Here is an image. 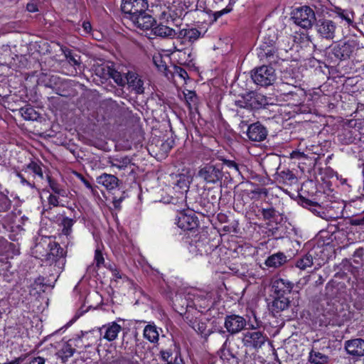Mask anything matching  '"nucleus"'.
Segmentation results:
<instances>
[{"mask_svg": "<svg viewBox=\"0 0 364 364\" xmlns=\"http://www.w3.org/2000/svg\"><path fill=\"white\" fill-rule=\"evenodd\" d=\"M82 28L85 33H89L92 31V26L89 21H84L82 23Z\"/></svg>", "mask_w": 364, "mask_h": 364, "instance_id": "nucleus-52", "label": "nucleus"}, {"mask_svg": "<svg viewBox=\"0 0 364 364\" xmlns=\"http://www.w3.org/2000/svg\"><path fill=\"white\" fill-rule=\"evenodd\" d=\"M198 176L207 183L215 184L223 178L222 167L219 164H205L199 168Z\"/></svg>", "mask_w": 364, "mask_h": 364, "instance_id": "nucleus-2", "label": "nucleus"}, {"mask_svg": "<svg viewBox=\"0 0 364 364\" xmlns=\"http://www.w3.org/2000/svg\"><path fill=\"white\" fill-rule=\"evenodd\" d=\"M176 224L181 230H192L198 227V221L192 210H180L176 218Z\"/></svg>", "mask_w": 364, "mask_h": 364, "instance_id": "nucleus-4", "label": "nucleus"}, {"mask_svg": "<svg viewBox=\"0 0 364 364\" xmlns=\"http://www.w3.org/2000/svg\"><path fill=\"white\" fill-rule=\"evenodd\" d=\"M75 220L68 218L64 217L61 220V225L63 226V233L65 235H70L72 232V227L73 226Z\"/></svg>", "mask_w": 364, "mask_h": 364, "instance_id": "nucleus-36", "label": "nucleus"}, {"mask_svg": "<svg viewBox=\"0 0 364 364\" xmlns=\"http://www.w3.org/2000/svg\"><path fill=\"white\" fill-rule=\"evenodd\" d=\"M328 359L326 355L316 351H311L309 355V360L314 364H325Z\"/></svg>", "mask_w": 364, "mask_h": 364, "instance_id": "nucleus-30", "label": "nucleus"}, {"mask_svg": "<svg viewBox=\"0 0 364 364\" xmlns=\"http://www.w3.org/2000/svg\"><path fill=\"white\" fill-rule=\"evenodd\" d=\"M126 84L135 90L137 94H141L144 92L143 81L139 78L138 75L133 71L127 73Z\"/></svg>", "mask_w": 364, "mask_h": 364, "instance_id": "nucleus-19", "label": "nucleus"}, {"mask_svg": "<svg viewBox=\"0 0 364 364\" xmlns=\"http://www.w3.org/2000/svg\"><path fill=\"white\" fill-rule=\"evenodd\" d=\"M171 203L177 206L176 211L187 210L186 208V193L181 192L178 198H172Z\"/></svg>", "mask_w": 364, "mask_h": 364, "instance_id": "nucleus-28", "label": "nucleus"}, {"mask_svg": "<svg viewBox=\"0 0 364 364\" xmlns=\"http://www.w3.org/2000/svg\"><path fill=\"white\" fill-rule=\"evenodd\" d=\"M290 157L295 159H301L305 158V154L299 151H293L290 154Z\"/></svg>", "mask_w": 364, "mask_h": 364, "instance_id": "nucleus-48", "label": "nucleus"}, {"mask_svg": "<svg viewBox=\"0 0 364 364\" xmlns=\"http://www.w3.org/2000/svg\"><path fill=\"white\" fill-rule=\"evenodd\" d=\"M294 287V284L288 279L275 277L272 280V289L275 294L284 296L290 293Z\"/></svg>", "mask_w": 364, "mask_h": 364, "instance_id": "nucleus-15", "label": "nucleus"}, {"mask_svg": "<svg viewBox=\"0 0 364 364\" xmlns=\"http://www.w3.org/2000/svg\"><path fill=\"white\" fill-rule=\"evenodd\" d=\"M193 302L196 307L203 309L208 307L212 304L210 296L208 294L205 295L203 293L194 296Z\"/></svg>", "mask_w": 364, "mask_h": 364, "instance_id": "nucleus-23", "label": "nucleus"}, {"mask_svg": "<svg viewBox=\"0 0 364 364\" xmlns=\"http://www.w3.org/2000/svg\"><path fill=\"white\" fill-rule=\"evenodd\" d=\"M122 11L129 15V18L145 11L148 4L145 0H122Z\"/></svg>", "mask_w": 364, "mask_h": 364, "instance_id": "nucleus-10", "label": "nucleus"}, {"mask_svg": "<svg viewBox=\"0 0 364 364\" xmlns=\"http://www.w3.org/2000/svg\"><path fill=\"white\" fill-rule=\"evenodd\" d=\"M252 78L259 85L268 86L275 81L277 76L272 67L264 65L256 69Z\"/></svg>", "mask_w": 364, "mask_h": 364, "instance_id": "nucleus-3", "label": "nucleus"}, {"mask_svg": "<svg viewBox=\"0 0 364 364\" xmlns=\"http://www.w3.org/2000/svg\"><path fill=\"white\" fill-rule=\"evenodd\" d=\"M75 349L73 348L72 345L69 343H65L61 348L56 353L58 358L61 359L63 363H65L70 358H71Z\"/></svg>", "mask_w": 364, "mask_h": 364, "instance_id": "nucleus-22", "label": "nucleus"}, {"mask_svg": "<svg viewBox=\"0 0 364 364\" xmlns=\"http://www.w3.org/2000/svg\"><path fill=\"white\" fill-rule=\"evenodd\" d=\"M130 20L136 28L145 31L146 34L149 33V31L150 32L154 23H156L154 18L151 16L146 14L145 11L132 16L130 17Z\"/></svg>", "mask_w": 364, "mask_h": 364, "instance_id": "nucleus-8", "label": "nucleus"}, {"mask_svg": "<svg viewBox=\"0 0 364 364\" xmlns=\"http://www.w3.org/2000/svg\"><path fill=\"white\" fill-rule=\"evenodd\" d=\"M252 199H258L261 196H266L267 195V189L265 188H257L251 193Z\"/></svg>", "mask_w": 364, "mask_h": 364, "instance_id": "nucleus-42", "label": "nucleus"}, {"mask_svg": "<svg viewBox=\"0 0 364 364\" xmlns=\"http://www.w3.org/2000/svg\"><path fill=\"white\" fill-rule=\"evenodd\" d=\"M336 13L338 16L346 21L348 25H353L354 21V13L353 11L338 9Z\"/></svg>", "mask_w": 364, "mask_h": 364, "instance_id": "nucleus-35", "label": "nucleus"}, {"mask_svg": "<svg viewBox=\"0 0 364 364\" xmlns=\"http://www.w3.org/2000/svg\"><path fill=\"white\" fill-rule=\"evenodd\" d=\"M49 183H50V187L51 188V189L53 190V191L55 193H56L58 195H60L62 196H65V191L63 190L62 188H60L57 183H55L51 181H49Z\"/></svg>", "mask_w": 364, "mask_h": 364, "instance_id": "nucleus-43", "label": "nucleus"}, {"mask_svg": "<svg viewBox=\"0 0 364 364\" xmlns=\"http://www.w3.org/2000/svg\"><path fill=\"white\" fill-rule=\"evenodd\" d=\"M313 264V257L310 254H306L303 257L297 260L296 267L301 270L311 267Z\"/></svg>", "mask_w": 364, "mask_h": 364, "instance_id": "nucleus-29", "label": "nucleus"}, {"mask_svg": "<svg viewBox=\"0 0 364 364\" xmlns=\"http://www.w3.org/2000/svg\"><path fill=\"white\" fill-rule=\"evenodd\" d=\"M156 58H157V57H154V63H155L156 65L158 68H160V67H161V65H159V64L156 63Z\"/></svg>", "mask_w": 364, "mask_h": 364, "instance_id": "nucleus-61", "label": "nucleus"}, {"mask_svg": "<svg viewBox=\"0 0 364 364\" xmlns=\"http://www.w3.org/2000/svg\"><path fill=\"white\" fill-rule=\"evenodd\" d=\"M355 47V43L353 41L338 44L334 48L335 55L341 60H345L353 54Z\"/></svg>", "mask_w": 364, "mask_h": 364, "instance_id": "nucleus-17", "label": "nucleus"}, {"mask_svg": "<svg viewBox=\"0 0 364 364\" xmlns=\"http://www.w3.org/2000/svg\"><path fill=\"white\" fill-rule=\"evenodd\" d=\"M81 181H82V183L85 184V186L89 188V189H91L92 188V185L90 184V183L89 181H87L85 178L83 177H81Z\"/></svg>", "mask_w": 364, "mask_h": 364, "instance_id": "nucleus-54", "label": "nucleus"}, {"mask_svg": "<svg viewBox=\"0 0 364 364\" xmlns=\"http://www.w3.org/2000/svg\"><path fill=\"white\" fill-rule=\"evenodd\" d=\"M65 53V55L68 61V63L74 66H80V57L77 55H74L72 54V53L68 50H65L63 51Z\"/></svg>", "mask_w": 364, "mask_h": 364, "instance_id": "nucleus-39", "label": "nucleus"}, {"mask_svg": "<svg viewBox=\"0 0 364 364\" xmlns=\"http://www.w3.org/2000/svg\"><path fill=\"white\" fill-rule=\"evenodd\" d=\"M263 216L265 218H272L274 215V210L272 209H264L263 210Z\"/></svg>", "mask_w": 364, "mask_h": 364, "instance_id": "nucleus-51", "label": "nucleus"}, {"mask_svg": "<svg viewBox=\"0 0 364 364\" xmlns=\"http://www.w3.org/2000/svg\"><path fill=\"white\" fill-rule=\"evenodd\" d=\"M188 250L189 252L194 255H203V252H207L205 247L200 241H197L195 243H191Z\"/></svg>", "mask_w": 364, "mask_h": 364, "instance_id": "nucleus-34", "label": "nucleus"}, {"mask_svg": "<svg viewBox=\"0 0 364 364\" xmlns=\"http://www.w3.org/2000/svg\"><path fill=\"white\" fill-rule=\"evenodd\" d=\"M99 184L105 186L107 190H113L118 185V178L114 175L103 173L97 179Z\"/></svg>", "mask_w": 364, "mask_h": 364, "instance_id": "nucleus-20", "label": "nucleus"}, {"mask_svg": "<svg viewBox=\"0 0 364 364\" xmlns=\"http://www.w3.org/2000/svg\"><path fill=\"white\" fill-rule=\"evenodd\" d=\"M130 163V159L129 157L124 156L113 159L111 161V166L117 167L119 169H124L127 167Z\"/></svg>", "mask_w": 364, "mask_h": 364, "instance_id": "nucleus-33", "label": "nucleus"}, {"mask_svg": "<svg viewBox=\"0 0 364 364\" xmlns=\"http://www.w3.org/2000/svg\"><path fill=\"white\" fill-rule=\"evenodd\" d=\"M112 274L115 280H117L119 279H122V277H123V274H121V272L117 269H112Z\"/></svg>", "mask_w": 364, "mask_h": 364, "instance_id": "nucleus-53", "label": "nucleus"}, {"mask_svg": "<svg viewBox=\"0 0 364 364\" xmlns=\"http://www.w3.org/2000/svg\"><path fill=\"white\" fill-rule=\"evenodd\" d=\"M122 327L116 322H112L107 325L102 326L100 328V335L104 339L108 341H114L119 333L121 331Z\"/></svg>", "mask_w": 364, "mask_h": 364, "instance_id": "nucleus-16", "label": "nucleus"}, {"mask_svg": "<svg viewBox=\"0 0 364 364\" xmlns=\"http://www.w3.org/2000/svg\"><path fill=\"white\" fill-rule=\"evenodd\" d=\"M20 112L26 120H36L38 118V113L31 107H22Z\"/></svg>", "mask_w": 364, "mask_h": 364, "instance_id": "nucleus-32", "label": "nucleus"}, {"mask_svg": "<svg viewBox=\"0 0 364 364\" xmlns=\"http://www.w3.org/2000/svg\"><path fill=\"white\" fill-rule=\"evenodd\" d=\"M95 72L97 75H102L104 77H111L119 85L124 86L126 84L127 73L122 74L120 72L111 69L109 66L101 65L96 68Z\"/></svg>", "mask_w": 364, "mask_h": 364, "instance_id": "nucleus-13", "label": "nucleus"}, {"mask_svg": "<svg viewBox=\"0 0 364 364\" xmlns=\"http://www.w3.org/2000/svg\"><path fill=\"white\" fill-rule=\"evenodd\" d=\"M2 242H3L4 244H5L6 247H7V246H11V245H12V244H11V243H9V242H6V241H3Z\"/></svg>", "mask_w": 364, "mask_h": 364, "instance_id": "nucleus-62", "label": "nucleus"}, {"mask_svg": "<svg viewBox=\"0 0 364 364\" xmlns=\"http://www.w3.org/2000/svg\"><path fill=\"white\" fill-rule=\"evenodd\" d=\"M146 35H149V38H151V36L161 38L172 37L175 35V31L164 24H156L155 23H154L149 33H146Z\"/></svg>", "mask_w": 364, "mask_h": 364, "instance_id": "nucleus-18", "label": "nucleus"}, {"mask_svg": "<svg viewBox=\"0 0 364 364\" xmlns=\"http://www.w3.org/2000/svg\"><path fill=\"white\" fill-rule=\"evenodd\" d=\"M9 191L0 184V211L8 210L11 205V201L8 197Z\"/></svg>", "mask_w": 364, "mask_h": 364, "instance_id": "nucleus-25", "label": "nucleus"}, {"mask_svg": "<svg viewBox=\"0 0 364 364\" xmlns=\"http://www.w3.org/2000/svg\"><path fill=\"white\" fill-rule=\"evenodd\" d=\"M162 146H164V147H166V148L167 147V149H171V146H170V145H169V144H168V143H164V144H163V145H162Z\"/></svg>", "mask_w": 364, "mask_h": 364, "instance_id": "nucleus-60", "label": "nucleus"}, {"mask_svg": "<svg viewBox=\"0 0 364 364\" xmlns=\"http://www.w3.org/2000/svg\"><path fill=\"white\" fill-rule=\"evenodd\" d=\"M287 262L284 254L279 252L269 256L265 261V264L269 267L277 268Z\"/></svg>", "mask_w": 364, "mask_h": 364, "instance_id": "nucleus-21", "label": "nucleus"}, {"mask_svg": "<svg viewBox=\"0 0 364 364\" xmlns=\"http://www.w3.org/2000/svg\"><path fill=\"white\" fill-rule=\"evenodd\" d=\"M47 260L50 263V266H53L55 274H59L65 264L63 250L55 244V248H51L50 252L47 255Z\"/></svg>", "mask_w": 364, "mask_h": 364, "instance_id": "nucleus-12", "label": "nucleus"}, {"mask_svg": "<svg viewBox=\"0 0 364 364\" xmlns=\"http://www.w3.org/2000/svg\"><path fill=\"white\" fill-rule=\"evenodd\" d=\"M29 364H45V359L42 357L33 358Z\"/></svg>", "mask_w": 364, "mask_h": 364, "instance_id": "nucleus-49", "label": "nucleus"}, {"mask_svg": "<svg viewBox=\"0 0 364 364\" xmlns=\"http://www.w3.org/2000/svg\"><path fill=\"white\" fill-rule=\"evenodd\" d=\"M192 328L203 338H207L210 334L219 331L215 321L196 318L191 321Z\"/></svg>", "mask_w": 364, "mask_h": 364, "instance_id": "nucleus-6", "label": "nucleus"}, {"mask_svg": "<svg viewBox=\"0 0 364 364\" xmlns=\"http://www.w3.org/2000/svg\"><path fill=\"white\" fill-rule=\"evenodd\" d=\"M190 181L185 175H180L177 180L176 186L182 190L181 192L186 193L189 188Z\"/></svg>", "mask_w": 364, "mask_h": 364, "instance_id": "nucleus-37", "label": "nucleus"}, {"mask_svg": "<svg viewBox=\"0 0 364 364\" xmlns=\"http://www.w3.org/2000/svg\"><path fill=\"white\" fill-rule=\"evenodd\" d=\"M200 36V32L197 28H191L181 29L178 33V38L174 46L175 50L181 53L183 55H186V51H183V42H194L199 38Z\"/></svg>", "mask_w": 364, "mask_h": 364, "instance_id": "nucleus-7", "label": "nucleus"}, {"mask_svg": "<svg viewBox=\"0 0 364 364\" xmlns=\"http://www.w3.org/2000/svg\"><path fill=\"white\" fill-rule=\"evenodd\" d=\"M229 11L228 10H222V11H217L215 14V18H219L221 16H223L224 14H226L228 13Z\"/></svg>", "mask_w": 364, "mask_h": 364, "instance_id": "nucleus-55", "label": "nucleus"}, {"mask_svg": "<svg viewBox=\"0 0 364 364\" xmlns=\"http://www.w3.org/2000/svg\"><path fill=\"white\" fill-rule=\"evenodd\" d=\"M21 183L23 184H26L28 186H31V184L28 181H27L25 178H21Z\"/></svg>", "mask_w": 364, "mask_h": 364, "instance_id": "nucleus-57", "label": "nucleus"}, {"mask_svg": "<svg viewBox=\"0 0 364 364\" xmlns=\"http://www.w3.org/2000/svg\"><path fill=\"white\" fill-rule=\"evenodd\" d=\"M247 135L253 141H262L266 139L267 131L259 122L254 123L249 126Z\"/></svg>", "mask_w": 364, "mask_h": 364, "instance_id": "nucleus-14", "label": "nucleus"}, {"mask_svg": "<svg viewBox=\"0 0 364 364\" xmlns=\"http://www.w3.org/2000/svg\"><path fill=\"white\" fill-rule=\"evenodd\" d=\"M316 29L321 38L331 40L335 37L336 24L329 19H320L316 23Z\"/></svg>", "mask_w": 364, "mask_h": 364, "instance_id": "nucleus-9", "label": "nucleus"}, {"mask_svg": "<svg viewBox=\"0 0 364 364\" xmlns=\"http://www.w3.org/2000/svg\"><path fill=\"white\" fill-rule=\"evenodd\" d=\"M26 9L27 10L29 11V12H31V13H33V12H36L38 11V8H37V6L35 3L33 2H31V3H28L27 4V6H26Z\"/></svg>", "mask_w": 364, "mask_h": 364, "instance_id": "nucleus-50", "label": "nucleus"}, {"mask_svg": "<svg viewBox=\"0 0 364 364\" xmlns=\"http://www.w3.org/2000/svg\"><path fill=\"white\" fill-rule=\"evenodd\" d=\"M29 167L33 170V171L41 178H43V172L41 168L37 165L36 164H32L29 166Z\"/></svg>", "mask_w": 364, "mask_h": 364, "instance_id": "nucleus-46", "label": "nucleus"}, {"mask_svg": "<svg viewBox=\"0 0 364 364\" xmlns=\"http://www.w3.org/2000/svg\"><path fill=\"white\" fill-rule=\"evenodd\" d=\"M292 18L296 25L306 29L311 28L316 19L314 11L307 6L296 9Z\"/></svg>", "mask_w": 364, "mask_h": 364, "instance_id": "nucleus-1", "label": "nucleus"}, {"mask_svg": "<svg viewBox=\"0 0 364 364\" xmlns=\"http://www.w3.org/2000/svg\"><path fill=\"white\" fill-rule=\"evenodd\" d=\"M355 132L348 128H345L343 134L340 136L341 140L343 141L346 144L353 142L356 136Z\"/></svg>", "mask_w": 364, "mask_h": 364, "instance_id": "nucleus-38", "label": "nucleus"}, {"mask_svg": "<svg viewBox=\"0 0 364 364\" xmlns=\"http://www.w3.org/2000/svg\"><path fill=\"white\" fill-rule=\"evenodd\" d=\"M174 75L180 77L184 81H186V80L188 77L187 72L180 67H176L175 68Z\"/></svg>", "mask_w": 364, "mask_h": 364, "instance_id": "nucleus-41", "label": "nucleus"}, {"mask_svg": "<svg viewBox=\"0 0 364 364\" xmlns=\"http://www.w3.org/2000/svg\"><path fill=\"white\" fill-rule=\"evenodd\" d=\"M223 164L226 165L230 169H233L236 172L239 171L238 165L234 161L228 159H222Z\"/></svg>", "mask_w": 364, "mask_h": 364, "instance_id": "nucleus-44", "label": "nucleus"}, {"mask_svg": "<svg viewBox=\"0 0 364 364\" xmlns=\"http://www.w3.org/2000/svg\"><path fill=\"white\" fill-rule=\"evenodd\" d=\"M224 325L228 333L236 334L245 327L247 321L242 316L232 314L225 317Z\"/></svg>", "mask_w": 364, "mask_h": 364, "instance_id": "nucleus-11", "label": "nucleus"}, {"mask_svg": "<svg viewBox=\"0 0 364 364\" xmlns=\"http://www.w3.org/2000/svg\"><path fill=\"white\" fill-rule=\"evenodd\" d=\"M48 286H50V284L46 283L43 277H39L31 284V288L33 290H35L37 294H40L44 292Z\"/></svg>", "mask_w": 364, "mask_h": 364, "instance_id": "nucleus-31", "label": "nucleus"}, {"mask_svg": "<svg viewBox=\"0 0 364 364\" xmlns=\"http://www.w3.org/2000/svg\"><path fill=\"white\" fill-rule=\"evenodd\" d=\"M48 200L49 205H53L54 207L58 205V198L56 196L50 194Z\"/></svg>", "mask_w": 364, "mask_h": 364, "instance_id": "nucleus-47", "label": "nucleus"}, {"mask_svg": "<svg viewBox=\"0 0 364 364\" xmlns=\"http://www.w3.org/2000/svg\"><path fill=\"white\" fill-rule=\"evenodd\" d=\"M183 95L188 109L191 111L193 109H195L198 103V98L196 93L187 90L183 92Z\"/></svg>", "mask_w": 364, "mask_h": 364, "instance_id": "nucleus-27", "label": "nucleus"}, {"mask_svg": "<svg viewBox=\"0 0 364 364\" xmlns=\"http://www.w3.org/2000/svg\"><path fill=\"white\" fill-rule=\"evenodd\" d=\"M348 124H349V127H352L353 126H355L356 125V121L355 120H350L348 122Z\"/></svg>", "mask_w": 364, "mask_h": 364, "instance_id": "nucleus-56", "label": "nucleus"}, {"mask_svg": "<svg viewBox=\"0 0 364 364\" xmlns=\"http://www.w3.org/2000/svg\"><path fill=\"white\" fill-rule=\"evenodd\" d=\"M188 59L186 60L185 63H186L187 61L191 62L192 60L191 53L190 52L188 53Z\"/></svg>", "mask_w": 364, "mask_h": 364, "instance_id": "nucleus-59", "label": "nucleus"}, {"mask_svg": "<svg viewBox=\"0 0 364 364\" xmlns=\"http://www.w3.org/2000/svg\"><path fill=\"white\" fill-rule=\"evenodd\" d=\"M144 336L151 343H156L159 340V333L155 325L149 324L144 330Z\"/></svg>", "mask_w": 364, "mask_h": 364, "instance_id": "nucleus-24", "label": "nucleus"}, {"mask_svg": "<svg viewBox=\"0 0 364 364\" xmlns=\"http://www.w3.org/2000/svg\"><path fill=\"white\" fill-rule=\"evenodd\" d=\"M251 329V331H247L243 333L242 343L248 348H259L265 343L267 337L263 332L255 331L253 326H252Z\"/></svg>", "mask_w": 364, "mask_h": 364, "instance_id": "nucleus-5", "label": "nucleus"}, {"mask_svg": "<svg viewBox=\"0 0 364 364\" xmlns=\"http://www.w3.org/2000/svg\"><path fill=\"white\" fill-rule=\"evenodd\" d=\"M171 356H172V353L169 351H166V350L161 351V357L164 361H166L167 363L170 362L171 360H172Z\"/></svg>", "mask_w": 364, "mask_h": 364, "instance_id": "nucleus-45", "label": "nucleus"}, {"mask_svg": "<svg viewBox=\"0 0 364 364\" xmlns=\"http://www.w3.org/2000/svg\"><path fill=\"white\" fill-rule=\"evenodd\" d=\"M289 301L287 298L284 296L278 295L272 304V309L275 312L284 311L289 306Z\"/></svg>", "mask_w": 364, "mask_h": 364, "instance_id": "nucleus-26", "label": "nucleus"}, {"mask_svg": "<svg viewBox=\"0 0 364 364\" xmlns=\"http://www.w3.org/2000/svg\"><path fill=\"white\" fill-rule=\"evenodd\" d=\"M94 260L97 267H100L104 264L105 259L100 247H97L95 250Z\"/></svg>", "mask_w": 364, "mask_h": 364, "instance_id": "nucleus-40", "label": "nucleus"}, {"mask_svg": "<svg viewBox=\"0 0 364 364\" xmlns=\"http://www.w3.org/2000/svg\"><path fill=\"white\" fill-rule=\"evenodd\" d=\"M275 36H274L271 39L269 40L268 43L270 45H272L273 43L275 41Z\"/></svg>", "mask_w": 364, "mask_h": 364, "instance_id": "nucleus-58", "label": "nucleus"}]
</instances>
